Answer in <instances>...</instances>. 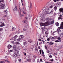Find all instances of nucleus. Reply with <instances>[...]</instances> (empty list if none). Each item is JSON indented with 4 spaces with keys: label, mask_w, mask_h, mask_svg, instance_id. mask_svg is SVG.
<instances>
[{
    "label": "nucleus",
    "mask_w": 63,
    "mask_h": 63,
    "mask_svg": "<svg viewBox=\"0 0 63 63\" xmlns=\"http://www.w3.org/2000/svg\"><path fill=\"white\" fill-rule=\"evenodd\" d=\"M45 24H46V22L43 23V25H42V26H42V28H44Z\"/></svg>",
    "instance_id": "11"
},
{
    "label": "nucleus",
    "mask_w": 63,
    "mask_h": 63,
    "mask_svg": "<svg viewBox=\"0 0 63 63\" xmlns=\"http://www.w3.org/2000/svg\"><path fill=\"white\" fill-rule=\"evenodd\" d=\"M4 12L5 14V15H8V13H7V12H8V11H7V10H4Z\"/></svg>",
    "instance_id": "10"
},
{
    "label": "nucleus",
    "mask_w": 63,
    "mask_h": 63,
    "mask_svg": "<svg viewBox=\"0 0 63 63\" xmlns=\"http://www.w3.org/2000/svg\"><path fill=\"white\" fill-rule=\"evenodd\" d=\"M60 28L62 29H63V22H62L61 24Z\"/></svg>",
    "instance_id": "6"
},
{
    "label": "nucleus",
    "mask_w": 63,
    "mask_h": 63,
    "mask_svg": "<svg viewBox=\"0 0 63 63\" xmlns=\"http://www.w3.org/2000/svg\"><path fill=\"white\" fill-rule=\"evenodd\" d=\"M52 56L51 55H50L49 56V57H50V58H52Z\"/></svg>",
    "instance_id": "59"
},
{
    "label": "nucleus",
    "mask_w": 63,
    "mask_h": 63,
    "mask_svg": "<svg viewBox=\"0 0 63 63\" xmlns=\"http://www.w3.org/2000/svg\"><path fill=\"white\" fill-rule=\"evenodd\" d=\"M39 52L40 54H41L42 53V50H40Z\"/></svg>",
    "instance_id": "41"
},
{
    "label": "nucleus",
    "mask_w": 63,
    "mask_h": 63,
    "mask_svg": "<svg viewBox=\"0 0 63 63\" xmlns=\"http://www.w3.org/2000/svg\"><path fill=\"white\" fill-rule=\"evenodd\" d=\"M53 7V6L51 5V6H50L49 7V8H52Z\"/></svg>",
    "instance_id": "47"
},
{
    "label": "nucleus",
    "mask_w": 63,
    "mask_h": 63,
    "mask_svg": "<svg viewBox=\"0 0 63 63\" xmlns=\"http://www.w3.org/2000/svg\"><path fill=\"white\" fill-rule=\"evenodd\" d=\"M26 44V42H24L23 43V45H25Z\"/></svg>",
    "instance_id": "40"
},
{
    "label": "nucleus",
    "mask_w": 63,
    "mask_h": 63,
    "mask_svg": "<svg viewBox=\"0 0 63 63\" xmlns=\"http://www.w3.org/2000/svg\"><path fill=\"white\" fill-rule=\"evenodd\" d=\"M4 2V0H0V3L1 2Z\"/></svg>",
    "instance_id": "45"
},
{
    "label": "nucleus",
    "mask_w": 63,
    "mask_h": 63,
    "mask_svg": "<svg viewBox=\"0 0 63 63\" xmlns=\"http://www.w3.org/2000/svg\"><path fill=\"white\" fill-rule=\"evenodd\" d=\"M60 36L61 38H62V37H63V35L62 34L60 35Z\"/></svg>",
    "instance_id": "43"
},
{
    "label": "nucleus",
    "mask_w": 63,
    "mask_h": 63,
    "mask_svg": "<svg viewBox=\"0 0 63 63\" xmlns=\"http://www.w3.org/2000/svg\"><path fill=\"white\" fill-rule=\"evenodd\" d=\"M33 58L35 59H36V57L35 56V55H33Z\"/></svg>",
    "instance_id": "35"
},
{
    "label": "nucleus",
    "mask_w": 63,
    "mask_h": 63,
    "mask_svg": "<svg viewBox=\"0 0 63 63\" xmlns=\"http://www.w3.org/2000/svg\"><path fill=\"white\" fill-rule=\"evenodd\" d=\"M17 37V35H15L14 37V39H16V38Z\"/></svg>",
    "instance_id": "36"
},
{
    "label": "nucleus",
    "mask_w": 63,
    "mask_h": 63,
    "mask_svg": "<svg viewBox=\"0 0 63 63\" xmlns=\"http://www.w3.org/2000/svg\"><path fill=\"white\" fill-rule=\"evenodd\" d=\"M61 42V40H60V41L56 40L55 41V42Z\"/></svg>",
    "instance_id": "34"
},
{
    "label": "nucleus",
    "mask_w": 63,
    "mask_h": 63,
    "mask_svg": "<svg viewBox=\"0 0 63 63\" xmlns=\"http://www.w3.org/2000/svg\"><path fill=\"white\" fill-rule=\"evenodd\" d=\"M13 11H14V13H15V12H16V11H17V8L16 6H15V8L13 9Z\"/></svg>",
    "instance_id": "5"
},
{
    "label": "nucleus",
    "mask_w": 63,
    "mask_h": 63,
    "mask_svg": "<svg viewBox=\"0 0 63 63\" xmlns=\"http://www.w3.org/2000/svg\"><path fill=\"white\" fill-rule=\"evenodd\" d=\"M23 31H26V30H26L25 29H23Z\"/></svg>",
    "instance_id": "51"
},
{
    "label": "nucleus",
    "mask_w": 63,
    "mask_h": 63,
    "mask_svg": "<svg viewBox=\"0 0 63 63\" xmlns=\"http://www.w3.org/2000/svg\"><path fill=\"white\" fill-rule=\"evenodd\" d=\"M54 43L53 42H49L48 43V45H53Z\"/></svg>",
    "instance_id": "13"
},
{
    "label": "nucleus",
    "mask_w": 63,
    "mask_h": 63,
    "mask_svg": "<svg viewBox=\"0 0 63 63\" xmlns=\"http://www.w3.org/2000/svg\"><path fill=\"white\" fill-rule=\"evenodd\" d=\"M43 18H44L43 17H42L41 18V20H42V21H43V20H44V19H43Z\"/></svg>",
    "instance_id": "44"
},
{
    "label": "nucleus",
    "mask_w": 63,
    "mask_h": 63,
    "mask_svg": "<svg viewBox=\"0 0 63 63\" xmlns=\"http://www.w3.org/2000/svg\"><path fill=\"white\" fill-rule=\"evenodd\" d=\"M42 32L43 33H44V32L45 31V30L44 29V28H42Z\"/></svg>",
    "instance_id": "28"
},
{
    "label": "nucleus",
    "mask_w": 63,
    "mask_h": 63,
    "mask_svg": "<svg viewBox=\"0 0 63 63\" xmlns=\"http://www.w3.org/2000/svg\"><path fill=\"white\" fill-rule=\"evenodd\" d=\"M56 26H59V23H56Z\"/></svg>",
    "instance_id": "39"
},
{
    "label": "nucleus",
    "mask_w": 63,
    "mask_h": 63,
    "mask_svg": "<svg viewBox=\"0 0 63 63\" xmlns=\"http://www.w3.org/2000/svg\"><path fill=\"white\" fill-rule=\"evenodd\" d=\"M45 49H47V46H45Z\"/></svg>",
    "instance_id": "48"
},
{
    "label": "nucleus",
    "mask_w": 63,
    "mask_h": 63,
    "mask_svg": "<svg viewBox=\"0 0 63 63\" xmlns=\"http://www.w3.org/2000/svg\"><path fill=\"white\" fill-rule=\"evenodd\" d=\"M56 39V37L55 36L53 37L52 38V40H55Z\"/></svg>",
    "instance_id": "19"
},
{
    "label": "nucleus",
    "mask_w": 63,
    "mask_h": 63,
    "mask_svg": "<svg viewBox=\"0 0 63 63\" xmlns=\"http://www.w3.org/2000/svg\"><path fill=\"white\" fill-rule=\"evenodd\" d=\"M23 0H22V1H21L22 4V6H23V9H22V10H21L22 12V11L24 10V7H23V6H25V2H24V3H23Z\"/></svg>",
    "instance_id": "3"
},
{
    "label": "nucleus",
    "mask_w": 63,
    "mask_h": 63,
    "mask_svg": "<svg viewBox=\"0 0 63 63\" xmlns=\"http://www.w3.org/2000/svg\"><path fill=\"white\" fill-rule=\"evenodd\" d=\"M0 63H4V61H2L0 62Z\"/></svg>",
    "instance_id": "50"
},
{
    "label": "nucleus",
    "mask_w": 63,
    "mask_h": 63,
    "mask_svg": "<svg viewBox=\"0 0 63 63\" xmlns=\"http://www.w3.org/2000/svg\"><path fill=\"white\" fill-rule=\"evenodd\" d=\"M14 56H16H16H17V53H15L14 54Z\"/></svg>",
    "instance_id": "18"
},
{
    "label": "nucleus",
    "mask_w": 63,
    "mask_h": 63,
    "mask_svg": "<svg viewBox=\"0 0 63 63\" xmlns=\"http://www.w3.org/2000/svg\"><path fill=\"white\" fill-rule=\"evenodd\" d=\"M54 23V21H52L50 22V23L51 24H53Z\"/></svg>",
    "instance_id": "33"
},
{
    "label": "nucleus",
    "mask_w": 63,
    "mask_h": 63,
    "mask_svg": "<svg viewBox=\"0 0 63 63\" xmlns=\"http://www.w3.org/2000/svg\"><path fill=\"white\" fill-rule=\"evenodd\" d=\"M42 42H43V44H44L45 43V41L44 40H42Z\"/></svg>",
    "instance_id": "55"
},
{
    "label": "nucleus",
    "mask_w": 63,
    "mask_h": 63,
    "mask_svg": "<svg viewBox=\"0 0 63 63\" xmlns=\"http://www.w3.org/2000/svg\"><path fill=\"white\" fill-rule=\"evenodd\" d=\"M28 42H29V43H31L32 42V40H30L28 41Z\"/></svg>",
    "instance_id": "30"
},
{
    "label": "nucleus",
    "mask_w": 63,
    "mask_h": 63,
    "mask_svg": "<svg viewBox=\"0 0 63 63\" xmlns=\"http://www.w3.org/2000/svg\"><path fill=\"white\" fill-rule=\"evenodd\" d=\"M32 61L33 62H35V59H33L32 60Z\"/></svg>",
    "instance_id": "56"
},
{
    "label": "nucleus",
    "mask_w": 63,
    "mask_h": 63,
    "mask_svg": "<svg viewBox=\"0 0 63 63\" xmlns=\"http://www.w3.org/2000/svg\"><path fill=\"white\" fill-rule=\"evenodd\" d=\"M42 55L43 56V57H45V55L44 54H42Z\"/></svg>",
    "instance_id": "62"
},
{
    "label": "nucleus",
    "mask_w": 63,
    "mask_h": 63,
    "mask_svg": "<svg viewBox=\"0 0 63 63\" xmlns=\"http://www.w3.org/2000/svg\"><path fill=\"white\" fill-rule=\"evenodd\" d=\"M58 5H61V2H59L58 3Z\"/></svg>",
    "instance_id": "42"
},
{
    "label": "nucleus",
    "mask_w": 63,
    "mask_h": 63,
    "mask_svg": "<svg viewBox=\"0 0 63 63\" xmlns=\"http://www.w3.org/2000/svg\"><path fill=\"white\" fill-rule=\"evenodd\" d=\"M18 60L19 62H21V59H19Z\"/></svg>",
    "instance_id": "61"
},
{
    "label": "nucleus",
    "mask_w": 63,
    "mask_h": 63,
    "mask_svg": "<svg viewBox=\"0 0 63 63\" xmlns=\"http://www.w3.org/2000/svg\"><path fill=\"white\" fill-rule=\"evenodd\" d=\"M5 26V25H4V24L2 23L1 24V25L0 26V27H3V26Z\"/></svg>",
    "instance_id": "12"
},
{
    "label": "nucleus",
    "mask_w": 63,
    "mask_h": 63,
    "mask_svg": "<svg viewBox=\"0 0 63 63\" xmlns=\"http://www.w3.org/2000/svg\"><path fill=\"white\" fill-rule=\"evenodd\" d=\"M54 9L55 10V11H56V10L57 9V6H55L54 7Z\"/></svg>",
    "instance_id": "16"
},
{
    "label": "nucleus",
    "mask_w": 63,
    "mask_h": 63,
    "mask_svg": "<svg viewBox=\"0 0 63 63\" xmlns=\"http://www.w3.org/2000/svg\"><path fill=\"white\" fill-rule=\"evenodd\" d=\"M5 7H6V6L4 4H2L1 5H0V9H5Z\"/></svg>",
    "instance_id": "2"
},
{
    "label": "nucleus",
    "mask_w": 63,
    "mask_h": 63,
    "mask_svg": "<svg viewBox=\"0 0 63 63\" xmlns=\"http://www.w3.org/2000/svg\"><path fill=\"white\" fill-rule=\"evenodd\" d=\"M49 25V23L48 22H45V26L44 28V29L47 30V29H48V28L47 27V25Z\"/></svg>",
    "instance_id": "1"
},
{
    "label": "nucleus",
    "mask_w": 63,
    "mask_h": 63,
    "mask_svg": "<svg viewBox=\"0 0 63 63\" xmlns=\"http://www.w3.org/2000/svg\"><path fill=\"white\" fill-rule=\"evenodd\" d=\"M13 50H11L10 51V52H13Z\"/></svg>",
    "instance_id": "52"
},
{
    "label": "nucleus",
    "mask_w": 63,
    "mask_h": 63,
    "mask_svg": "<svg viewBox=\"0 0 63 63\" xmlns=\"http://www.w3.org/2000/svg\"><path fill=\"white\" fill-rule=\"evenodd\" d=\"M47 52L48 53H49L50 52V51H49L48 49H47Z\"/></svg>",
    "instance_id": "38"
},
{
    "label": "nucleus",
    "mask_w": 63,
    "mask_h": 63,
    "mask_svg": "<svg viewBox=\"0 0 63 63\" xmlns=\"http://www.w3.org/2000/svg\"><path fill=\"white\" fill-rule=\"evenodd\" d=\"M2 30H3V29L2 28L0 29V31H2Z\"/></svg>",
    "instance_id": "53"
},
{
    "label": "nucleus",
    "mask_w": 63,
    "mask_h": 63,
    "mask_svg": "<svg viewBox=\"0 0 63 63\" xmlns=\"http://www.w3.org/2000/svg\"><path fill=\"white\" fill-rule=\"evenodd\" d=\"M46 20H47L48 21H49V20H50L51 19H49V18H48V17H47L46 19Z\"/></svg>",
    "instance_id": "17"
},
{
    "label": "nucleus",
    "mask_w": 63,
    "mask_h": 63,
    "mask_svg": "<svg viewBox=\"0 0 63 63\" xmlns=\"http://www.w3.org/2000/svg\"><path fill=\"white\" fill-rule=\"evenodd\" d=\"M56 39H58V40H61V38H60V37H58V36L56 37Z\"/></svg>",
    "instance_id": "22"
},
{
    "label": "nucleus",
    "mask_w": 63,
    "mask_h": 63,
    "mask_svg": "<svg viewBox=\"0 0 63 63\" xmlns=\"http://www.w3.org/2000/svg\"><path fill=\"white\" fill-rule=\"evenodd\" d=\"M38 40L39 41H42V40H41V39H38Z\"/></svg>",
    "instance_id": "64"
},
{
    "label": "nucleus",
    "mask_w": 63,
    "mask_h": 63,
    "mask_svg": "<svg viewBox=\"0 0 63 63\" xmlns=\"http://www.w3.org/2000/svg\"><path fill=\"white\" fill-rule=\"evenodd\" d=\"M45 35H46V36H48V34L49 33V32L48 31H47L45 32Z\"/></svg>",
    "instance_id": "9"
},
{
    "label": "nucleus",
    "mask_w": 63,
    "mask_h": 63,
    "mask_svg": "<svg viewBox=\"0 0 63 63\" xmlns=\"http://www.w3.org/2000/svg\"><path fill=\"white\" fill-rule=\"evenodd\" d=\"M53 13V10H52L49 13V14H52Z\"/></svg>",
    "instance_id": "21"
},
{
    "label": "nucleus",
    "mask_w": 63,
    "mask_h": 63,
    "mask_svg": "<svg viewBox=\"0 0 63 63\" xmlns=\"http://www.w3.org/2000/svg\"><path fill=\"white\" fill-rule=\"evenodd\" d=\"M23 22H24L25 23H27V21L26 20H24V21H23Z\"/></svg>",
    "instance_id": "37"
},
{
    "label": "nucleus",
    "mask_w": 63,
    "mask_h": 63,
    "mask_svg": "<svg viewBox=\"0 0 63 63\" xmlns=\"http://www.w3.org/2000/svg\"><path fill=\"white\" fill-rule=\"evenodd\" d=\"M44 14L45 15H46V14H48V13L47 11H46L44 12Z\"/></svg>",
    "instance_id": "23"
},
{
    "label": "nucleus",
    "mask_w": 63,
    "mask_h": 63,
    "mask_svg": "<svg viewBox=\"0 0 63 63\" xmlns=\"http://www.w3.org/2000/svg\"><path fill=\"white\" fill-rule=\"evenodd\" d=\"M60 32V31L57 30V32H58V34H59V32Z\"/></svg>",
    "instance_id": "60"
},
{
    "label": "nucleus",
    "mask_w": 63,
    "mask_h": 63,
    "mask_svg": "<svg viewBox=\"0 0 63 63\" xmlns=\"http://www.w3.org/2000/svg\"><path fill=\"white\" fill-rule=\"evenodd\" d=\"M16 45H19V43L16 42Z\"/></svg>",
    "instance_id": "49"
},
{
    "label": "nucleus",
    "mask_w": 63,
    "mask_h": 63,
    "mask_svg": "<svg viewBox=\"0 0 63 63\" xmlns=\"http://www.w3.org/2000/svg\"><path fill=\"white\" fill-rule=\"evenodd\" d=\"M50 61H51L52 62H53V59H51L50 60Z\"/></svg>",
    "instance_id": "57"
},
{
    "label": "nucleus",
    "mask_w": 63,
    "mask_h": 63,
    "mask_svg": "<svg viewBox=\"0 0 63 63\" xmlns=\"http://www.w3.org/2000/svg\"><path fill=\"white\" fill-rule=\"evenodd\" d=\"M29 18H30L32 17V16L30 15H29Z\"/></svg>",
    "instance_id": "32"
},
{
    "label": "nucleus",
    "mask_w": 63,
    "mask_h": 63,
    "mask_svg": "<svg viewBox=\"0 0 63 63\" xmlns=\"http://www.w3.org/2000/svg\"><path fill=\"white\" fill-rule=\"evenodd\" d=\"M24 16V14H21L20 13V16L21 17L22 16Z\"/></svg>",
    "instance_id": "24"
},
{
    "label": "nucleus",
    "mask_w": 63,
    "mask_h": 63,
    "mask_svg": "<svg viewBox=\"0 0 63 63\" xmlns=\"http://www.w3.org/2000/svg\"><path fill=\"white\" fill-rule=\"evenodd\" d=\"M45 10L46 11H47H47L48 12V10H49V8L47 7L46 8Z\"/></svg>",
    "instance_id": "25"
},
{
    "label": "nucleus",
    "mask_w": 63,
    "mask_h": 63,
    "mask_svg": "<svg viewBox=\"0 0 63 63\" xmlns=\"http://www.w3.org/2000/svg\"><path fill=\"white\" fill-rule=\"evenodd\" d=\"M12 46L11 45H10V44H9L7 46V47L8 48L10 49V48H12Z\"/></svg>",
    "instance_id": "8"
},
{
    "label": "nucleus",
    "mask_w": 63,
    "mask_h": 63,
    "mask_svg": "<svg viewBox=\"0 0 63 63\" xmlns=\"http://www.w3.org/2000/svg\"><path fill=\"white\" fill-rule=\"evenodd\" d=\"M20 40H21V38H19L17 40V41L19 42V41H20Z\"/></svg>",
    "instance_id": "29"
},
{
    "label": "nucleus",
    "mask_w": 63,
    "mask_h": 63,
    "mask_svg": "<svg viewBox=\"0 0 63 63\" xmlns=\"http://www.w3.org/2000/svg\"><path fill=\"white\" fill-rule=\"evenodd\" d=\"M14 39L15 38H14V37H12L11 38L10 40H14V41H16V40H15Z\"/></svg>",
    "instance_id": "31"
},
{
    "label": "nucleus",
    "mask_w": 63,
    "mask_h": 63,
    "mask_svg": "<svg viewBox=\"0 0 63 63\" xmlns=\"http://www.w3.org/2000/svg\"><path fill=\"white\" fill-rule=\"evenodd\" d=\"M58 19V20L61 19V20H63V18H62V15H61V14L59 16V17Z\"/></svg>",
    "instance_id": "4"
},
{
    "label": "nucleus",
    "mask_w": 63,
    "mask_h": 63,
    "mask_svg": "<svg viewBox=\"0 0 63 63\" xmlns=\"http://www.w3.org/2000/svg\"><path fill=\"white\" fill-rule=\"evenodd\" d=\"M16 46L15 45H14L13 47V49H16Z\"/></svg>",
    "instance_id": "14"
},
{
    "label": "nucleus",
    "mask_w": 63,
    "mask_h": 63,
    "mask_svg": "<svg viewBox=\"0 0 63 63\" xmlns=\"http://www.w3.org/2000/svg\"><path fill=\"white\" fill-rule=\"evenodd\" d=\"M19 38H23V35H20V36H19Z\"/></svg>",
    "instance_id": "27"
},
{
    "label": "nucleus",
    "mask_w": 63,
    "mask_h": 63,
    "mask_svg": "<svg viewBox=\"0 0 63 63\" xmlns=\"http://www.w3.org/2000/svg\"><path fill=\"white\" fill-rule=\"evenodd\" d=\"M30 6L31 8V7H32V3H31V2Z\"/></svg>",
    "instance_id": "54"
},
{
    "label": "nucleus",
    "mask_w": 63,
    "mask_h": 63,
    "mask_svg": "<svg viewBox=\"0 0 63 63\" xmlns=\"http://www.w3.org/2000/svg\"><path fill=\"white\" fill-rule=\"evenodd\" d=\"M25 19H26V20H27V19H28V18L27 17H25Z\"/></svg>",
    "instance_id": "63"
},
{
    "label": "nucleus",
    "mask_w": 63,
    "mask_h": 63,
    "mask_svg": "<svg viewBox=\"0 0 63 63\" xmlns=\"http://www.w3.org/2000/svg\"><path fill=\"white\" fill-rule=\"evenodd\" d=\"M3 17H6V18H8V16L6 15H5L3 16Z\"/></svg>",
    "instance_id": "15"
},
{
    "label": "nucleus",
    "mask_w": 63,
    "mask_h": 63,
    "mask_svg": "<svg viewBox=\"0 0 63 63\" xmlns=\"http://www.w3.org/2000/svg\"><path fill=\"white\" fill-rule=\"evenodd\" d=\"M59 11L60 13H63V9L62 8H60Z\"/></svg>",
    "instance_id": "7"
},
{
    "label": "nucleus",
    "mask_w": 63,
    "mask_h": 63,
    "mask_svg": "<svg viewBox=\"0 0 63 63\" xmlns=\"http://www.w3.org/2000/svg\"><path fill=\"white\" fill-rule=\"evenodd\" d=\"M27 61L28 62H31V59H29L27 60Z\"/></svg>",
    "instance_id": "26"
},
{
    "label": "nucleus",
    "mask_w": 63,
    "mask_h": 63,
    "mask_svg": "<svg viewBox=\"0 0 63 63\" xmlns=\"http://www.w3.org/2000/svg\"><path fill=\"white\" fill-rule=\"evenodd\" d=\"M19 8L20 11H21V10L20 9V4H19Z\"/></svg>",
    "instance_id": "20"
},
{
    "label": "nucleus",
    "mask_w": 63,
    "mask_h": 63,
    "mask_svg": "<svg viewBox=\"0 0 63 63\" xmlns=\"http://www.w3.org/2000/svg\"><path fill=\"white\" fill-rule=\"evenodd\" d=\"M42 54H44V51L43 50H42Z\"/></svg>",
    "instance_id": "58"
},
{
    "label": "nucleus",
    "mask_w": 63,
    "mask_h": 63,
    "mask_svg": "<svg viewBox=\"0 0 63 63\" xmlns=\"http://www.w3.org/2000/svg\"><path fill=\"white\" fill-rule=\"evenodd\" d=\"M35 50H36V51H37L38 50V49L37 48H36L35 49Z\"/></svg>",
    "instance_id": "46"
}]
</instances>
